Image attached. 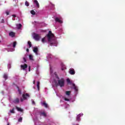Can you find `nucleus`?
Returning a JSON list of instances; mask_svg holds the SVG:
<instances>
[{
    "label": "nucleus",
    "instance_id": "19",
    "mask_svg": "<svg viewBox=\"0 0 125 125\" xmlns=\"http://www.w3.org/2000/svg\"><path fill=\"white\" fill-rule=\"evenodd\" d=\"M54 75H55L56 79L59 80V77L58 76V75H57V73L56 72H54Z\"/></svg>",
    "mask_w": 125,
    "mask_h": 125
},
{
    "label": "nucleus",
    "instance_id": "23",
    "mask_svg": "<svg viewBox=\"0 0 125 125\" xmlns=\"http://www.w3.org/2000/svg\"><path fill=\"white\" fill-rule=\"evenodd\" d=\"M80 118H81V115H77V121H80Z\"/></svg>",
    "mask_w": 125,
    "mask_h": 125
},
{
    "label": "nucleus",
    "instance_id": "36",
    "mask_svg": "<svg viewBox=\"0 0 125 125\" xmlns=\"http://www.w3.org/2000/svg\"><path fill=\"white\" fill-rule=\"evenodd\" d=\"M28 71H29V72H30L31 71V66L29 67Z\"/></svg>",
    "mask_w": 125,
    "mask_h": 125
},
{
    "label": "nucleus",
    "instance_id": "5",
    "mask_svg": "<svg viewBox=\"0 0 125 125\" xmlns=\"http://www.w3.org/2000/svg\"><path fill=\"white\" fill-rule=\"evenodd\" d=\"M21 69H22V70H26L27 68H28V65L27 64L24 63L23 65H21Z\"/></svg>",
    "mask_w": 125,
    "mask_h": 125
},
{
    "label": "nucleus",
    "instance_id": "28",
    "mask_svg": "<svg viewBox=\"0 0 125 125\" xmlns=\"http://www.w3.org/2000/svg\"><path fill=\"white\" fill-rule=\"evenodd\" d=\"M66 82H67V83H71V80H70V79H67L66 80Z\"/></svg>",
    "mask_w": 125,
    "mask_h": 125
},
{
    "label": "nucleus",
    "instance_id": "7",
    "mask_svg": "<svg viewBox=\"0 0 125 125\" xmlns=\"http://www.w3.org/2000/svg\"><path fill=\"white\" fill-rule=\"evenodd\" d=\"M34 3H35L38 8H40V4L37 0H33Z\"/></svg>",
    "mask_w": 125,
    "mask_h": 125
},
{
    "label": "nucleus",
    "instance_id": "21",
    "mask_svg": "<svg viewBox=\"0 0 125 125\" xmlns=\"http://www.w3.org/2000/svg\"><path fill=\"white\" fill-rule=\"evenodd\" d=\"M17 42H13V47L15 48L16 46V44H17Z\"/></svg>",
    "mask_w": 125,
    "mask_h": 125
},
{
    "label": "nucleus",
    "instance_id": "30",
    "mask_svg": "<svg viewBox=\"0 0 125 125\" xmlns=\"http://www.w3.org/2000/svg\"><path fill=\"white\" fill-rule=\"evenodd\" d=\"M10 113H12V114H14V108H13L12 110H10Z\"/></svg>",
    "mask_w": 125,
    "mask_h": 125
},
{
    "label": "nucleus",
    "instance_id": "8",
    "mask_svg": "<svg viewBox=\"0 0 125 125\" xmlns=\"http://www.w3.org/2000/svg\"><path fill=\"white\" fill-rule=\"evenodd\" d=\"M55 21L56 22L60 23V24H62V23H63V21L59 19V18H56L55 19Z\"/></svg>",
    "mask_w": 125,
    "mask_h": 125
},
{
    "label": "nucleus",
    "instance_id": "14",
    "mask_svg": "<svg viewBox=\"0 0 125 125\" xmlns=\"http://www.w3.org/2000/svg\"><path fill=\"white\" fill-rule=\"evenodd\" d=\"M38 47H34L33 48V52L35 53H37L38 52Z\"/></svg>",
    "mask_w": 125,
    "mask_h": 125
},
{
    "label": "nucleus",
    "instance_id": "2",
    "mask_svg": "<svg viewBox=\"0 0 125 125\" xmlns=\"http://www.w3.org/2000/svg\"><path fill=\"white\" fill-rule=\"evenodd\" d=\"M65 85V80L63 78L58 80V83H57V86H60L61 87H63Z\"/></svg>",
    "mask_w": 125,
    "mask_h": 125
},
{
    "label": "nucleus",
    "instance_id": "22",
    "mask_svg": "<svg viewBox=\"0 0 125 125\" xmlns=\"http://www.w3.org/2000/svg\"><path fill=\"white\" fill-rule=\"evenodd\" d=\"M37 88L38 90H40V82H37Z\"/></svg>",
    "mask_w": 125,
    "mask_h": 125
},
{
    "label": "nucleus",
    "instance_id": "35",
    "mask_svg": "<svg viewBox=\"0 0 125 125\" xmlns=\"http://www.w3.org/2000/svg\"><path fill=\"white\" fill-rule=\"evenodd\" d=\"M1 22V23H4V20L2 19Z\"/></svg>",
    "mask_w": 125,
    "mask_h": 125
},
{
    "label": "nucleus",
    "instance_id": "29",
    "mask_svg": "<svg viewBox=\"0 0 125 125\" xmlns=\"http://www.w3.org/2000/svg\"><path fill=\"white\" fill-rule=\"evenodd\" d=\"M41 115H42V116H43L44 117H46V114H45L44 112L41 113Z\"/></svg>",
    "mask_w": 125,
    "mask_h": 125
},
{
    "label": "nucleus",
    "instance_id": "15",
    "mask_svg": "<svg viewBox=\"0 0 125 125\" xmlns=\"http://www.w3.org/2000/svg\"><path fill=\"white\" fill-rule=\"evenodd\" d=\"M72 85L74 87V89L75 91H78V87H77L75 84H73Z\"/></svg>",
    "mask_w": 125,
    "mask_h": 125
},
{
    "label": "nucleus",
    "instance_id": "13",
    "mask_svg": "<svg viewBox=\"0 0 125 125\" xmlns=\"http://www.w3.org/2000/svg\"><path fill=\"white\" fill-rule=\"evenodd\" d=\"M19 99L17 98L14 101V103H15V104H18V103H19Z\"/></svg>",
    "mask_w": 125,
    "mask_h": 125
},
{
    "label": "nucleus",
    "instance_id": "4",
    "mask_svg": "<svg viewBox=\"0 0 125 125\" xmlns=\"http://www.w3.org/2000/svg\"><path fill=\"white\" fill-rule=\"evenodd\" d=\"M33 39H34L35 41H40V39H41V36H40V35L39 34H37L36 33H34Z\"/></svg>",
    "mask_w": 125,
    "mask_h": 125
},
{
    "label": "nucleus",
    "instance_id": "6",
    "mask_svg": "<svg viewBox=\"0 0 125 125\" xmlns=\"http://www.w3.org/2000/svg\"><path fill=\"white\" fill-rule=\"evenodd\" d=\"M69 73L70 74V75H75L76 72L73 68H70L69 69Z\"/></svg>",
    "mask_w": 125,
    "mask_h": 125
},
{
    "label": "nucleus",
    "instance_id": "16",
    "mask_svg": "<svg viewBox=\"0 0 125 125\" xmlns=\"http://www.w3.org/2000/svg\"><path fill=\"white\" fill-rule=\"evenodd\" d=\"M65 94L69 96L71 94V91H65Z\"/></svg>",
    "mask_w": 125,
    "mask_h": 125
},
{
    "label": "nucleus",
    "instance_id": "3",
    "mask_svg": "<svg viewBox=\"0 0 125 125\" xmlns=\"http://www.w3.org/2000/svg\"><path fill=\"white\" fill-rule=\"evenodd\" d=\"M22 97H23V99L22 98L21 99V102H23V101H24V100H26L27 97H30V95H29V94H28V93L23 94L22 95Z\"/></svg>",
    "mask_w": 125,
    "mask_h": 125
},
{
    "label": "nucleus",
    "instance_id": "32",
    "mask_svg": "<svg viewBox=\"0 0 125 125\" xmlns=\"http://www.w3.org/2000/svg\"><path fill=\"white\" fill-rule=\"evenodd\" d=\"M64 100H65V101H70V99H69L67 98H64Z\"/></svg>",
    "mask_w": 125,
    "mask_h": 125
},
{
    "label": "nucleus",
    "instance_id": "25",
    "mask_svg": "<svg viewBox=\"0 0 125 125\" xmlns=\"http://www.w3.org/2000/svg\"><path fill=\"white\" fill-rule=\"evenodd\" d=\"M42 42L43 43H44L45 42V38H43L42 40Z\"/></svg>",
    "mask_w": 125,
    "mask_h": 125
},
{
    "label": "nucleus",
    "instance_id": "44",
    "mask_svg": "<svg viewBox=\"0 0 125 125\" xmlns=\"http://www.w3.org/2000/svg\"><path fill=\"white\" fill-rule=\"evenodd\" d=\"M1 42L0 41V42Z\"/></svg>",
    "mask_w": 125,
    "mask_h": 125
},
{
    "label": "nucleus",
    "instance_id": "37",
    "mask_svg": "<svg viewBox=\"0 0 125 125\" xmlns=\"http://www.w3.org/2000/svg\"><path fill=\"white\" fill-rule=\"evenodd\" d=\"M65 67H62V71H64V70H65Z\"/></svg>",
    "mask_w": 125,
    "mask_h": 125
},
{
    "label": "nucleus",
    "instance_id": "42",
    "mask_svg": "<svg viewBox=\"0 0 125 125\" xmlns=\"http://www.w3.org/2000/svg\"><path fill=\"white\" fill-rule=\"evenodd\" d=\"M7 125H9V123H8V124H7Z\"/></svg>",
    "mask_w": 125,
    "mask_h": 125
},
{
    "label": "nucleus",
    "instance_id": "27",
    "mask_svg": "<svg viewBox=\"0 0 125 125\" xmlns=\"http://www.w3.org/2000/svg\"><path fill=\"white\" fill-rule=\"evenodd\" d=\"M33 56H32V55H29L30 60H33Z\"/></svg>",
    "mask_w": 125,
    "mask_h": 125
},
{
    "label": "nucleus",
    "instance_id": "11",
    "mask_svg": "<svg viewBox=\"0 0 125 125\" xmlns=\"http://www.w3.org/2000/svg\"><path fill=\"white\" fill-rule=\"evenodd\" d=\"M42 106H44V107H45V108H47V107H48L47 104H46L45 103V102H43V103H42Z\"/></svg>",
    "mask_w": 125,
    "mask_h": 125
},
{
    "label": "nucleus",
    "instance_id": "43",
    "mask_svg": "<svg viewBox=\"0 0 125 125\" xmlns=\"http://www.w3.org/2000/svg\"><path fill=\"white\" fill-rule=\"evenodd\" d=\"M14 17H16V16H14Z\"/></svg>",
    "mask_w": 125,
    "mask_h": 125
},
{
    "label": "nucleus",
    "instance_id": "17",
    "mask_svg": "<svg viewBox=\"0 0 125 125\" xmlns=\"http://www.w3.org/2000/svg\"><path fill=\"white\" fill-rule=\"evenodd\" d=\"M17 27L19 29H21V27H22V24H21V23H19L17 25Z\"/></svg>",
    "mask_w": 125,
    "mask_h": 125
},
{
    "label": "nucleus",
    "instance_id": "41",
    "mask_svg": "<svg viewBox=\"0 0 125 125\" xmlns=\"http://www.w3.org/2000/svg\"><path fill=\"white\" fill-rule=\"evenodd\" d=\"M12 16H16L15 15H12Z\"/></svg>",
    "mask_w": 125,
    "mask_h": 125
},
{
    "label": "nucleus",
    "instance_id": "18",
    "mask_svg": "<svg viewBox=\"0 0 125 125\" xmlns=\"http://www.w3.org/2000/svg\"><path fill=\"white\" fill-rule=\"evenodd\" d=\"M30 13L31 14H32V15H35V14H36V12H35V11L32 10L30 11Z\"/></svg>",
    "mask_w": 125,
    "mask_h": 125
},
{
    "label": "nucleus",
    "instance_id": "10",
    "mask_svg": "<svg viewBox=\"0 0 125 125\" xmlns=\"http://www.w3.org/2000/svg\"><path fill=\"white\" fill-rule=\"evenodd\" d=\"M3 78L5 79V81H6V80H7V79H8V76L7 74H6V73L4 74V75L3 76Z\"/></svg>",
    "mask_w": 125,
    "mask_h": 125
},
{
    "label": "nucleus",
    "instance_id": "12",
    "mask_svg": "<svg viewBox=\"0 0 125 125\" xmlns=\"http://www.w3.org/2000/svg\"><path fill=\"white\" fill-rule=\"evenodd\" d=\"M16 108L17 110L18 111H19V112H23V109H22V108H21L18 106H16Z\"/></svg>",
    "mask_w": 125,
    "mask_h": 125
},
{
    "label": "nucleus",
    "instance_id": "24",
    "mask_svg": "<svg viewBox=\"0 0 125 125\" xmlns=\"http://www.w3.org/2000/svg\"><path fill=\"white\" fill-rule=\"evenodd\" d=\"M25 5H26V6H29V2H28L27 1H25Z\"/></svg>",
    "mask_w": 125,
    "mask_h": 125
},
{
    "label": "nucleus",
    "instance_id": "39",
    "mask_svg": "<svg viewBox=\"0 0 125 125\" xmlns=\"http://www.w3.org/2000/svg\"><path fill=\"white\" fill-rule=\"evenodd\" d=\"M26 52H29V49H28V48H27V49H26Z\"/></svg>",
    "mask_w": 125,
    "mask_h": 125
},
{
    "label": "nucleus",
    "instance_id": "26",
    "mask_svg": "<svg viewBox=\"0 0 125 125\" xmlns=\"http://www.w3.org/2000/svg\"><path fill=\"white\" fill-rule=\"evenodd\" d=\"M17 87L18 88V92H19V94H21V90L20 89H19V86H17Z\"/></svg>",
    "mask_w": 125,
    "mask_h": 125
},
{
    "label": "nucleus",
    "instance_id": "9",
    "mask_svg": "<svg viewBox=\"0 0 125 125\" xmlns=\"http://www.w3.org/2000/svg\"><path fill=\"white\" fill-rule=\"evenodd\" d=\"M9 36H10V37H11L12 38H14V37H15V33L13 32H10L9 33Z\"/></svg>",
    "mask_w": 125,
    "mask_h": 125
},
{
    "label": "nucleus",
    "instance_id": "34",
    "mask_svg": "<svg viewBox=\"0 0 125 125\" xmlns=\"http://www.w3.org/2000/svg\"><path fill=\"white\" fill-rule=\"evenodd\" d=\"M6 15H9V12H8V11H6Z\"/></svg>",
    "mask_w": 125,
    "mask_h": 125
},
{
    "label": "nucleus",
    "instance_id": "31",
    "mask_svg": "<svg viewBox=\"0 0 125 125\" xmlns=\"http://www.w3.org/2000/svg\"><path fill=\"white\" fill-rule=\"evenodd\" d=\"M22 117H20L19 120H18V122H20L21 123L22 122Z\"/></svg>",
    "mask_w": 125,
    "mask_h": 125
},
{
    "label": "nucleus",
    "instance_id": "1",
    "mask_svg": "<svg viewBox=\"0 0 125 125\" xmlns=\"http://www.w3.org/2000/svg\"><path fill=\"white\" fill-rule=\"evenodd\" d=\"M48 40V42L50 43V46L55 45L56 44V39L54 37V34L52 33L51 31H49L48 34L46 35Z\"/></svg>",
    "mask_w": 125,
    "mask_h": 125
},
{
    "label": "nucleus",
    "instance_id": "33",
    "mask_svg": "<svg viewBox=\"0 0 125 125\" xmlns=\"http://www.w3.org/2000/svg\"><path fill=\"white\" fill-rule=\"evenodd\" d=\"M23 61H24L25 62H27V60H26V58H23Z\"/></svg>",
    "mask_w": 125,
    "mask_h": 125
},
{
    "label": "nucleus",
    "instance_id": "38",
    "mask_svg": "<svg viewBox=\"0 0 125 125\" xmlns=\"http://www.w3.org/2000/svg\"><path fill=\"white\" fill-rule=\"evenodd\" d=\"M32 104H36V103H35V101H32Z\"/></svg>",
    "mask_w": 125,
    "mask_h": 125
},
{
    "label": "nucleus",
    "instance_id": "40",
    "mask_svg": "<svg viewBox=\"0 0 125 125\" xmlns=\"http://www.w3.org/2000/svg\"><path fill=\"white\" fill-rule=\"evenodd\" d=\"M33 83H34V84H35V80L33 81Z\"/></svg>",
    "mask_w": 125,
    "mask_h": 125
},
{
    "label": "nucleus",
    "instance_id": "20",
    "mask_svg": "<svg viewBox=\"0 0 125 125\" xmlns=\"http://www.w3.org/2000/svg\"><path fill=\"white\" fill-rule=\"evenodd\" d=\"M28 44L29 46V48H30V47H32V42H31L28 41Z\"/></svg>",
    "mask_w": 125,
    "mask_h": 125
}]
</instances>
